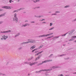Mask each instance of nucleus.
<instances>
[{"label":"nucleus","instance_id":"nucleus-1","mask_svg":"<svg viewBox=\"0 0 76 76\" xmlns=\"http://www.w3.org/2000/svg\"><path fill=\"white\" fill-rule=\"evenodd\" d=\"M34 42H35L34 40H28V42H23L22 43V44H27V43H34Z\"/></svg>","mask_w":76,"mask_h":76},{"label":"nucleus","instance_id":"nucleus-2","mask_svg":"<svg viewBox=\"0 0 76 76\" xmlns=\"http://www.w3.org/2000/svg\"><path fill=\"white\" fill-rule=\"evenodd\" d=\"M14 17L15 18H13V20L15 21V20L16 22H18V18H17L16 17V14H14Z\"/></svg>","mask_w":76,"mask_h":76},{"label":"nucleus","instance_id":"nucleus-3","mask_svg":"<svg viewBox=\"0 0 76 76\" xmlns=\"http://www.w3.org/2000/svg\"><path fill=\"white\" fill-rule=\"evenodd\" d=\"M2 8H4L5 9H11L10 7L9 6H4L2 7Z\"/></svg>","mask_w":76,"mask_h":76},{"label":"nucleus","instance_id":"nucleus-4","mask_svg":"<svg viewBox=\"0 0 76 76\" xmlns=\"http://www.w3.org/2000/svg\"><path fill=\"white\" fill-rule=\"evenodd\" d=\"M48 62V60L45 61H42V63L38 65H41V64H42L43 63H47V62Z\"/></svg>","mask_w":76,"mask_h":76},{"label":"nucleus","instance_id":"nucleus-5","mask_svg":"<svg viewBox=\"0 0 76 76\" xmlns=\"http://www.w3.org/2000/svg\"><path fill=\"white\" fill-rule=\"evenodd\" d=\"M74 31H75V30H72L69 33V35H72Z\"/></svg>","mask_w":76,"mask_h":76},{"label":"nucleus","instance_id":"nucleus-6","mask_svg":"<svg viewBox=\"0 0 76 76\" xmlns=\"http://www.w3.org/2000/svg\"><path fill=\"white\" fill-rule=\"evenodd\" d=\"M3 37L4 38V39H6L7 38V36H3Z\"/></svg>","mask_w":76,"mask_h":76},{"label":"nucleus","instance_id":"nucleus-7","mask_svg":"<svg viewBox=\"0 0 76 76\" xmlns=\"http://www.w3.org/2000/svg\"><path fill=\"white\" fill-rule=\"evenodd\" d=\"M42 52H43V51H42L41 52H39L37 54H36L35 56H38L39 54H41L42 53Z\"/></svg>","mask_w":76,"mask_h":76},{"label":"nucleus","instance_id":"nucleus-8","mask_svg":"<svg viewBox=\"0 0 76 76\" xmlns=\"http://www.w3.org/2000/svg\"><path fill=\"white\" fill-rule=\"evenodd\" d=\"M52 69H56V68H58V67L57 66H53L52 67Z\"/></svg>","mask_w":76,"mask_h":76},{"label":"nucleus","instance_id":"nucleus-9","mask_svg":"<svg viewBox=\"0 0 76 76\" xmlns=\"http://www.w3.org/2000/svg\"><path fill=\"white\" fill-rule=\"evenodd\" d=\"M47 35H43L41 36H39V37H47Z\"/></svg>","mask_w":76,"mask_h":76},{"label":"nucleus","instance_id":"nucleus-10","mask_svg":"<svg viewBox=\"0 0 76 76\" xmlns=\"http://www.w3.org/2000/svg\"><path fill=\"white\" fill-rule=\"evenodd\" d=\"M35 48V46H34L31 48V50H33V49H34V48Z\"/></svg>","mask_w":76,"mask_h":76},{"label":"nucleus","instance_id":"nucleus-11","mask_svg":"<svg viewBox=\"0 0 76 76\" xmlns=\"http://www.w3.org/2000/svg\"><path fill=\"white\" fill-rule=\"evenodd\" d=\"M41 57V56H39L37 58H36V60H38Z\"/></svg>","mask_w":76,"mask_h":76},{"label":"nucleus","instance_id":"nucleus-12","mask_svg":"<svg viewBox=\"0 0 76 76\" xmlns=\"http://www.w3.org/2000/svg\"><path fill=\"white\" fill-rule=\"evenodd\" d=\"M10 32V31L9 30V31H4L3 32H2V33H6L7 32Z\"/></svg>","mask_w":76,"mask_h":76},{"label":"nucleus","instance_id":"nucleus-13","mask_svg":"<svg viewBox=\"0 0 76 76\" xmlns=\"http://www.w3.org/2000/svg\"><path fill=\"white\" fill-rule=\"evenodd\" d=\"M53 33H50L49 34H48V36H50V35H53Z\"/></svg>","mask_w":76,"mask_h":76},{"label":"nucleus","instance_id":"nucleus-14","mask_svg":"<svg viewBox=\"0 0 76 76\" xmlns=\"http://www.w3.org/2000/svg\"><path fill=\"white\" fill-rule=\"evenodd\" d=\"M42 71H43L44 72L45 71H48L47 70H41L40 71V72H41Z\"/></svg>","mask_w":76,"mask_h":76},{"label":"nucleus","instance_id":"nucleus-15","mask_svg":"<svg viewBox=\"0 0 76 76\" xmlns=\"http://www.w3.org/2000/svg\"><path fill=\"white\" fill-rule=\"evenodd\" d=\"M67 34V33H66V34H64L63 35H61L62 37H64V36H66V34Z\"/></svg>","mask_w":76,"mask_h":76},{"label":"nucleus","instance_id":"nucleus-16","mask_svg":"<svg viewBox=\"0 0 76 76\" xmlns=\"http://www.w3.org/2000/svg\"><path fill=\"white\" fill-rule=\"evenodd\" d=\"M54 27H52V28H50L49 29V30H52V29H54Z\"/></svg>","mask_w":76,"mask_h":76},{"label":"nucleus","instance_id":"nucleus-17","mask_svg":"<svg viewBox=\"0 0 76 76\" xmlns=\"http://www.w3.org/2000/svg\"><path fill=\"white\" fill-rule=\"evenodd\" d=\"M54 37V36H52L50 37H48V38H52V37Z\"/></svg>","mask_w":76,"mask_h":76},{"label":"nucleus","instance_id":"nucleus-18","mask_svg":"<svg viewBox=\"0 0 76 76\" xmlns=\"http://www.w3.org/2000/svg\"><path fill=\"white\" fill-rule=\"evenodd\" d=\"M27 24H26L24 25H23V26L24 27H25V26H27Z\"/></svg>","mask_w":76,"mask_h":76},{"label":"nucleus","instance_id":"nucleus-19","mask_svg":"<svg viewBox=\"0 0 76 76\" xmlns=\"http://www.w3.org/2000/svg\"><path fill=\"white\" fill-rule=\"evenodd\" d=\"M4 16V14H3L1 15H0V17H1V16Z\"/></svg>","mask_w":76,"mask_h":76},{"label":"nucleus","instance_id":"nucleus-20","mask_svg":"<svg viewBox=\"0 0 76 76\" xmlns=\"http://www.w3.org/2000/svg\"><path fill=\"white\" fill-rule=\"evenodd\" d=\"M37 50V49H34L32 51V52H34V51H35Z\"/></svg>","mask_w":76,"mask_h":76},{"label":"nucleus","instance_id":"nucleus-21","mask_svg":"<svg viewBox=\"0 0 76 76\" xmlns=\"http://www.w3.org/2000/svg\"><path fill=\"white\" fill-rule=\"evenodd\" d=\"M35 63H34L31 64H30V66H32V65H33L34 64H35Z\"/></svg>","mask_w":76,"mask_h":76},{"label":"nucleus","instance_id":"nucleus-22","mask_svg":"<svg viewBox=\"0 0 76 76\" xmlns=\"http://www.w3.org/2000/svg\"><path fill=\"white\" fill-rule=\"evenodd\" d=\"M69 6H69V5H66L65 7V8L69 7Z\"/></svg>","mask_w":76,"mask_h":76},{"label":"nucleus","instance_id":"nucleus-23","mask_svg":"<svg viewBox=\"0 0 76 76\" xmlns=\"http://www.w3.org/2000/svg\"><path fill=\"white\" fill-rule=\"evenodd\" d=\"M55 13H60V11H56L55 12Z\"/></svg>","mask_w":76,"mask_h":76},{"label":"nucleus","instance_id":"nucleus-24","mask_svg":"<svg viewBox=\"0 0 76 76\" xmlns=\"http://www.w3.org/2000/svg\"><path fill=\"white\" fill-rule=\"evenodd\" d=\"M53 54H51L49 56V57H52V56H53Z\"/></svg>","mask_w":76,"mask_h":76},{"label":"nucleus","instance_id":"nucleus-25","mask_svg":"<svg viewBox=\"0 0 76 76\" xmlns=\"http://www.w3.org/2000/svg\"><path fill=\"white\" fill-rule=\"evenodd\" d=\"M39 1V0H36V1H34V2L35 3L36 2H37V1Z\"/></svg>","mask_w":76,"mask_h":76},{"label":"nucleus","instance_id":"nucleus-26","mask_svg":"<svg viewBox=\"0 0 76 76\" xmlns=\"http://www.w3.org/2000/svg\"><path fill=\"white\" fill-rule=\"evenodd\" d=\"M52 60L51 59V60H48V61H52Z\"/></svg>","mask_w":76,"mask_h":76},{"label":"nucleus","instance_id":"nucleus-27","mask_svg":"<svg viewBox=\"0 0 76 76\" xmlns=\"http://www.w3.org/2000/svg\"><path fill=\"white\" fill-rule=\"evenodd\" d=\"M73 39H71L69 40V41H73Z\"/></svg>","mask_w":76,"mask_h":76},{"label":"nucleus","instance_id":"nucleus-28","mask_svg":"<svg viewBox=\"0 0 76 76\" xmlns=\"http://www.w3.org/2000/svg\"><path fill=\"white\" fill-rule=\"evenodd\" d=\"M58 76H63V75L61 74L58 75Z\"/></svg>","mask_w":76,"mask_h":76},{"label":"nucleus","instance_id":"nucleus-29","mask_svg":"<svg viewBox=\"0 0 76 76\" xmlns=\"http://www.w3.org/2000/svg\"><path fill=\"white\" fill-rule=\"evenodd\" d=\"M72 38H76V36H74L72 37Z\"/></svg>","mask_w":76,"mask_h":76},{"label":"nucleus","instance_id":"nucleus-30","mask_svg":"<svg viewBox=\"0 0 76 76\" xmlns=\"http://www.w3.org/2000/svg\"><path fill=\"white\" fill-rule=\"evenodd\" d=\"M10 3H11V2H13V1H12V0H10V1H9Z\"/></svg>","mask_w":76,"mask_h":76},{"label":"nucleus","instance_id":"nucleus-31","mask_svg":"<svg viewBox=\"0 0 76 76\" xmlns=\"http://www.w3.org/2000/svg\"><path fill=\"white\" fill-rule=\"evenodd\" d=\"M53 25V23H50V26H52V25Z\"/></svg>","mask_w":76,"mask_h":76},{"label":"nucleus","instance_id":"nucleus-32","mask_svg":"<svg viewBox=\"0 0 76 76\" xmlns=\"http://www.w3.org/2000/svg\"><path fill=\"white\" fill-rule=\"evenodd\" d=\"M51 70H52V69H48V71Z\"/></svg>","mask_w":76,"mask_h":76},{"label":"nucleus","instance_id":"nucleus-33","mask_svg":"<svg viewBox=\"0 0 76 76\" xmlns=\"http://www.w3.org/2000/svg\"><path fill=\"white\" fill-rule=\"evenodd\" d=\"M42 45L39 47V48H42Z\"/></svg>","mask_w":76,"mask_h":76},{"label":"nucleus","instance_id":"nucleus-34","mask_svg":"<svg viewBox=\"0 0 76 76\" xmlns=\"http://www.w3.org/2000/svg\"><path fill=\"white\" fill-rule=\"evenodd\" d=\"M57 15V14H53L52 15Z\"/></svg>","mask_w":76,"mask_h":76},{"label":"nucleus","instance_id":"nucleus-35","mask_svg":"<svg viewBox=\"0 0 76 76\" xmlns=\"http://www.w3.org/2000/svg\"><path fill=\"white\" fill-rule=\"evenodd\" d=\"M54 38H58V37H55Z\"/></svg>","mask_w":76,"mask_h":76},{"label":"nucleus","instance_id":"nucleus-36","mask_svg":"<svg viewBox=\"0 0 76 76\" xmlns=\"http://www.w3.org/2000/svg\"><path fill=\"white\" fill-rule=\"evenodd\" d=\"M64 56V54L62 55H60V56Z\"/></svg>","mask_w":76,"mask_h":76},{"label":"nucleus","instance_id":"nucleus-37","mask_svg":"<svg viewBox=\"0 0 76 76\" xmlns=\"http://www.w3.org/2000/svg\"><path fill=\"white\" fill-rule=\"evenodd\" d=\"M1 40H3V38H1Z\"/></svg>","mask_w":76,"mask_h":76},{"label":"nucleus","instance_id":"nucleus-38","mask_svg":"<svg viewBox=\"0 0 76 76\" xmlns=\"http://www.w3.org/2000/svg\"><path fill=\"white\" fill-rule=\"evenodd\" d=\"M1 23H2V22H0V24H1Z\"/></svg>","mask_w":76,"mask_h":76},{"label":"nucleus","instance_id":"nucleus-39","mask_svg":"<svg viewBox=\"0 0 76 76\" xmlns=\"http://www.w3.org/2000/svg\"><path fill=\"white\" fill-rule=\"evenodd\" d=\"M2 11V10L1 9H0V11Z\"/></svg>","mask_w":76,"mask_h":76},{"label":"nucleus","instance_id":"nucleus-40","mask_svg":"<svg viewBox=\"0 0 76 76\" xmlns=\"http://www.w3.org/2000/svg\"><path fill=\"white\" fill-rule=\"evenodd\" d=\"M17 12V11L16 10L14 11V12Z\"/></svg>","mask_w":76,"mask_h":76},{"label":"nucleus","instance_id":"nucleus-41","mask_svg":"<svg viewBox=\"0 0 76 76\" xmlns=\"http://www.w3.org/2000/svg\"><path fill=\"white\" fill-rule=\"evenodd\" d=\"M73 73V74H76V72H75V73Z\"/></svg>","mask_w":76,"mask_h":76},{"label":"nucleus","instance_id":"nucleus-42","mask_svg":"<svg viewBox=\"0 0 76 76\" xmlns=\"http://www.w3.org/2000/svg\"><path fill=\"white\" fill-rule=\"evenodd\" d=\"M35 53H38V51H37L35 52Z\"/></svg>","mask_w":76,"mask_h":76},{"label":"nucleus","instance_id":"nucleus-43","mask_svg":"<svg viewBox=\"0 0 76 76\" xmlns=\"http://www.w3.org/2000/svg\"><path fill=\"white\" fill-rule=\"evenodd\" d=\"M2 75L1 73H0V75Z\"/></svg>","mask_w":76,"mask_h":76},{"label":"nucleus","instance_id":"nucleus-44","mask_svg":"<svg viewBox=\"0 0 76 76\" xmlns=\"http://www.w3.org/2000/svg\"><path fill=\"white\" fill-rule=\"evenodd\" d=\"M18 35H17V36H16H16H15V37H17V36H18Z\"/></svg>","mask_w":76,"mask_h":76},{"label":"nucleus","instance_id":"nucleus-45","mask_svg":"<svg viewBox=\"0 0 76 76\" xmlns=\"http://www.w3.org/2000/svg\"><path fill=\"white\" fill-rule=\"evenodd\" d=\"M64 46L66 45H63Z\"/></svg>","mask_w":76,"mask_h":76},{"label":"nucleus","instance_id":"nucleus-46","mask_svg":"<svg viewBox=\"0 0 76 76\" xmlns=\"http://www.w3.org/2000/svg\"><path fill=\"white\" fill-rule=\"evenodd\" d=\"M42 20H44V19H42Z\"/></svg>","mask_w":76,"mask_h":76},{"label":"nucleus","instance_id":"nucleus-47","mask_svg":"<svg viewBox=\"0 0 76 76\" xmlns=\"http://www.w3.org/2000/svg\"><path fill=\"white\" fill-rule=\"evenodd\" d=\"M19 0H18V1H19Z\"/></svg>","mask_w":76,"mask_h":76},{"label":"nucleus","instance_id":"nucleus-48","mask_svg":"<svg viewBox=\"0 0 76 76\" xmlns=\"http://www.w3.org/2000/svg\"><path fill=\"white\" fill-rule=\"evenodd\" d=\"M32 23H34V22H32Z\"/></svg>","mask_w":76,"mask_h":76},{"label":"nucleus","instance_id":"nucleus-49","mask_svg":"<svg viewBox=\"0 0 76 76\" xmlns=\"http://www.w3.org/2000/svg\"><path fill=\"white\" fill-rule=\"evenodd\" d=\"M39 18H40V16H39Z\"/></svg>","mask_w":76,"mask_h":76},{"label":"nucleus","instance_id":"nucleus-50","mask_svg":"<svg viewBox=\"0 0 76 76\" xmlns=\"http://www.w3.org/2000/svg\"><path fill=\"white\" fill-rule=\"evenodd\" d=\"M75 42H76V40L75 41Z\"/></svg>","mask_w":76,"mask_h":76},{"label":"nucleus","instance_id":"nucleus-51","mask_svg":"<svg viewBox=\"0 0 76 76\" xmlns=\"http://www.w3.org/2000/svg\"><path fill=\"white\" fill-rule=\"evenodd\" d=\"M28 75H29V74H28Z\"/></svg>","mask_w":76,"mask_h":76},{"label":"nucleus","instance_id":"nucleus-52","mask_svg":"<svg viewBox=\"0 0 76 76\" xmlns=\"http://www.w3.org/2000/svg\"><path fill=\"white\" fill-rule=\"evenodd\" d=\"M75 6H76V4L75 5Z\"/></svg>","mask_w":76,"mask_h":76}]
</instances>
